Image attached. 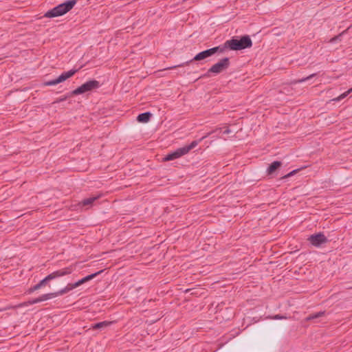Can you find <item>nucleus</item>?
Here are the masks:
<instances>
[{
  "instance_id": "nucleus-1",
  "label": "nucleus",
  "mask_w": 352,
  "mask_h": 352,
  "mask_svg": "<svg viewBox=\"0 0 352 352\" xmlns=\"http://www.w3.org/2000/svg\"><path fill=\"white\" fill-rule=\"evenodd\" d=\"M217 132H218V135H219L221 132V128L216 129L215 130H214L210 133H208L206 135L203 136L199 140H194L190 144L186 145L181 148H178L173 152L167 154L164 157V161H171V160L177 159V158L187 154L188 153H189V151L190 150L195 148L198 145V144L199 142H201L204 138L208 137L212 133H217Z\"/></svg>"
},
{
  "instance_id": "nucleus-2",
  "label": "nucleus",
  "mask_w": 352,
  "mask_h": 352,
  "mask_svg": "<svg viewBox=\"0 0 352 352\" xmlns=\"http://www.w3.org/2000/svg\"><path fill=\"white\" fill-rule=\"evenodd\" d=\"M217 132H218V135H219L221 132V128L216 129L215 130H214L210 133H208L206 135L203 136L199 140H194L190 144L186 145L181 148H178L173 152L167 154L164 157V161H171V160L177 159V158L187 154L188 153H189V151L190 150L195 148L198 145V144L199 142H201L204 138L208 137L212 133H217Z\"/></svg>"
},
{
  "instance_id": "nucleus-3",
  "label": "nucleus",
  "mask_w": 352,
  "mask_h": 352,
  "mask_svg": "<svg viewBox=\"0 0 352 352\" xmlns=\"http://www.w3.org/2000/svg\"><path fill=\"white\" fill-rule=\"evenodd\" d=\"M76 3L77 0H68L48 10L44 16L47 18H54L63 16L70 11Z\"/></svg>"
},
{
  "instance_id": "nucleus-4",
  "label": "nucleus",
  "mask_w": 352,
  "mask_h": 352,
  "mask_svg": "<svg viewBox=\"0 0 352 352\" xmlns=\"http://www.w3.org/2000/svg\"><path fill=\"white\" fill-rule=\"evenodd\" d=\"M228 41V45L230 47V50L233 51L242 50L252 46V41L248 35L242 36L240 39L233 36Z\"/></svg>"
},
{
  "instance_id": "nucleus-5",
  "label": "nucleus",
  "mask_w": 352,
  "mask_h": 352,
  "mask_svg": "<svg viewBox=\"0 0 352 352\" xmlns=\"http://www.w3.org/2000/svg\"><path fill=\"white\" fill-rule=\"evenodd\" d=\"M68 289L69 288L65 287L58 292L43 294L38 298H36L32 300H30L27 302H25L23 303V305L28 306V305L38 303V302H41L43 301H45V300L52 299L53 298H56L58 296L64 295L69 292Z\"/></svg>"
},
{
  "instance_id": "nucleus-6",
  "label": "nucleus",
  "mask_w": 352,
  "mask_h": 352,
  "mask_svg": "<svg viewBox=\"0 0 352 352\" xmlns=\"http://www.w3.org/2000/svg\"><path fill=\"white\" fill-rule=\"evenodd\" d=\"M73 272V267L72 266L67 267L63 269L58 270L48 274L45 278L39 282L41 287H43L47 285L49 281L72 274Z\"/></svg>"
},
{
  "instance_id": "nucleus-7",
  "label": "nucleus",
  "mask_w": 352,
  "mask_h": 352,
  "mask_svg": "<svg viewBox=\"0 0 352 352\" xmlns=\"http://www.w3.org/2000/svg\"><path fill=\"white\" fill-rule=\"evenodd\" d=\"M100 87V82L96 80H90L70 92V96H76L95 90Z\"/></svg>"
},
{
  "instance_id": "nucleus-8",
  "label": "nucleus",
  "mask_w": 352,
  "mask_h": 352,
  "mask_svg": "<svg viewBox=\"0 0 352 352\" xmlns=\"http://www.w3.org/2000/svg\"><path fill=\"white\" fill-rule=\"evenodd\" d=\"M212 56V53L211 52V50H210V49H208L206 50H204V51H202L199 53H198L197 54H196L193 58H192L191 60H188V61H186V62H184L182 64H179L178 65H175V66H172V67H168L166 68V69H175L177 67H184L186 65H188L190 63L194 62V61H201V60H204L206 58H208V57H210Z\"/></svg>"
},
{
  "instance_id": "nucleus-9",
  "label": "nucleus",
  "mask_w": 352,
  "mask_h": 352,
  "mask_svg": "<svg viewBox=\"0 0 352 352\" xmlns=\"http://www.w3.org/2000/svg\"><path fill=\"white\" fill-rule=\"evenodd\" d=\"M80 69H72L69 71L62 73L58 78L54 80L46 81L43 83L45 86H54L64 82L68 78L72 77Z\"/></svg>"
},
{
  "instance_id": "nucleus-10",
  "label": "nucleus",
  "mask_w": 352,
  "mask_h": 352,
  "mask_svg": "<svg viewBox=\"0 0 352 352\" xmlns=\"http://www.w3.org/2000/svg\"><path fill=\"white\" fill-rule=\"evenodd\" d=\"M230 65V58L225 57L213 65L208 71V73L219 74L226 70Z\"/></svg>"
},
{
  "instance_id": "nucleus-11",
  "label": "nucleus",
  "mask_w": 352,
  "mask_h": 352,
  "mask_svg": "<svg viewBox=\"0 0 352 352\" xmlns=\"http://www.w3.org/2000/svg\"><path fill=\"white\" fill-rule=\"evenodd\" d=\"M307 240L313 246L316 248H319L328 242L327 238L322 232L309 236Z\"/></svg>"
},
{
  "instance_id": "nucleus-12",
  "label": "nucleus",
  "mask_w": 352,
  "mask_h": 352,
  "mask_svg": "<svg viewBox=\"0 0 352 352\" xmlns=\"http://www.w3.org/2000/svg\"><path fill=\"white\" fill-rule=\"evenodd\" d=\"M282 162L280 161H274L270 164L267 169V175H273L276 171L280 168Z\"/></svg>"
},
{
  "instance_id": "nucleus-13",
  "label": "nucleus",
  "mask_w": 352,
  "mask_h": 352,
  "mask_svg": "<svg viewBox=\"0 0 352 352\" xmlns=\"http://www.w3.org/2000/svg\"><path fill=\"white\" fill-rule=\"evenodd\" d=\"M228 43H229L228 40H227L223 45H220L219 46L210 48V50H211L212 55L217 52L223 53L228 49L230 50V47L228 45Z\"/></svg>"
},
{
  "instance_id": "nucleus-14",
  "label": "nucleus",
  "mask_w": 352,
  "mask_h": 352,
  "mask_svg": "<svg viewBox=\"0 0 352 352\" xmlns=\"http://www.w3.org/2000/svg\"><path fill=\"white\" fill-rule=\"evenodd\" d=\"M152 117V113L149 111L140 113L137 117V121L141 123L148 122Z\"/></svg>"
},
{
  "instance_id": "nucleus-15",
  "label": "nucleus",
  "mask_w": 352,
  "mask_h": 352,
  "mask_svg": "<svg viewBox=\"0 0 352 352\" xmlns=\"http://www.w3.org/2000/svg\"><path fill=\"white\" fill-rule=\"evenodd\" d=\"M112 323H113V322L102 321V322L93 324L91 325V328L94 330L102 329H104V328H106V327L110 326Z\"/></svg>"
},
{
  "instance_id": "nucleus-16",
  "label": "nucleus",
  "mask_w": 352,
  "mask_h": 352,
  "mask_svg": "<svg viewBox=\"0 0 352 352\" xmlns=\"http://www.w3.org/2000/svg\"><path fill=\"white\" fill-rule=\"evenodd\" d=\"M99 197L100 196H94L87 199H84L81 201V204L82 206H91L93 204V203L99 198Z\"/></svg>"
},
{
  "instance_id": "nucleus-17",
  "label": "nucleus",
  "mask_w": 352,
  "mask_h": 352,
  "mask_svg": "<svg viewBox=\"0 0 352 352\" xmlns=\"http://www.w3.org/2000/svg\"><path fill=\"white\" fill-rule=\"evenodd\" d=\"M325 313L326 312L324 311H318L316 313L311 314L306 318V320L309 321V320H316L320 317L324 316L325 315Z\"/></svg>"
},
{
  "instance_id": "nucleus-18",
  "label": "nucleus",
  "mask_w": 352,
  "mask_h": 352,
  "mask_svg": "<svg viewBox=\"0 0 352 352\" xmlns=\"http://www.w3.org/2000/svg\"><path fill=\"white\" fill-rule=\"evenodd\" d=\"M103 271H104L103 270H100V271H98V272H96V273H94V274H89V275H88V276H85V277H84V278H81L82 282L83 283H87V282H88V281H89V280H92V279H94V278H96L98 275H99V274H100L101 273H102V272H103Z\"/></svg>"
},
{
  "instance_id": "nucleus-19",
  "label": "nucleus",
  "mask_w": 352,
  "mask_h": 352,
  "mask_svg": "<svg viewBox=\"0 0 352 352\" xmlns=\"http://www.w3.org/2000/svg\"><path fill=\"white\" fill-rule=\"evenodd\" d=\"M351 91H352V88L349 89L348 91H346L344 93L342 94L338 97L334 98L333 100H334V101H340L341 100H342L345 97H346Z\"/></svg>"
},
{
  "instance_id": "nucleus-20",
  "label": "nucleus",
  "mask_w": 352,
  "mask_h": 352,
  "mask_svg": "<svg viewBox=\"0 0 352 352\" xmlns=\"http://www.w3.org/2000/svg\"><path fill=\"white\" fill-rule=\"evenodd\" d=\"M301 168H297L296 170H294L292 171H291L290 173H289L288 174L284 175L283 177H282V179H287L288 177H290L293 175H294L296 173H297Z\"/></svg>"
},
{
  "instance_id": "nucleus-21",
  "label": "nucleus",
  "mask_w": 352,
  "mask_h": 352,
  "mask_svg": "<svg viewBox=\"0 0 352 352\" xmlns=\"http://www.w3.org/2000/svg\"><path fill=\"white\" fill-rule=\"evenodd\" d=\"M74 284V289L80 286L81 285L84 284L82 282V280H78L77 282L73 283Z\"/></svg>"
},
{
  "instance_id": "nucleus-22",
  "label": "nucleus",
  "mask_w": 352,
  "mask_h": 352,
  "mask_svg": "<svg viewBox=\"0 0 352 352\" xmlns=\"http://www.w3.org/2000/svg\"><path fill=\"white\" fill-rule=\"evenodd\" d=\"M74 284V289L80 286L81 285L84 284L82 282V280H78L77 282L73 283Z\"/></svg>"
},
{
  "instance_id": "nucleus-23",
  "label": "nucleus",
  "mask_w": 352,
  "mask_h": 352,
  "mask_svg": "<svg viewBox=\"0 0 352 352\" xmlns=\"http://www.w3.org/2000/svg\"><path fill=\"white\" fill-rule=\"evenodd\" d=\"M314 76V74H311L309 76L307 77V78H304L300 80H298L299 82H305L309 79H310L311 78H312L313 76Z\"/></svg>"
},
{
  "instance_id": "nucleus-24",
  "label": "nucleus",
  "mask_w": 352,
  "mask_h": 352,
  "mask_svg": "<svg viewBox=\"0 0 352 352\" xmlns=\"http://www.w3.org/2000/svg\"><path fill=\"white\" fill-rule=\"evenodd\" d=\"M274 319H283V318H286V317L283 316H281V315H279V314H277V315H275L274 317H273Z\"/></svg>"
},
{
  "instance_id": "nucleus-25",
  "label": "nucleus",
  "mask_w": 352,
  "mask_h": 352,
  "mask_svg": "<svg viewBox=\"0 0 352 352\" xmlns=\"http://www.w3.org/2000/svg\"><path fill=\"white\" fill-rule=\"evenodd\" d=\"M67 288H69V291H71L74 289V284L73 283H68L66 286Z\"/></svg>"
},
{
  "instance_id": "nucleus-26",
  "label": "nucleus",
  "mask_w": 352,
  "mask_h": 352,
  "mask_svg": "<svg viewBox=\"0 0 352 352\" xmlns=\"http://www.w3.org/2000/svg\"><path fill=\"white\" fill-rule=\"evenodd\" d=\"M41 286L39 285V283H37L36 285H34V286H33V289H35V291H36V290H38V289H41Z\"/></svg>"
},
{
  "instance_id": "nucleus-27",
  "label": "nucleus",
  "mask_w": 352,
  "mask_h": 352,
  "mask_svg": "<svg viewBox=\"0 0 352 352\" xmlns=\"http://www.w3.org/2000/svg\"><path fill=\"white\" fill-rule=\"evenodd\" d=\"M231 132L230 129L227 127L223 131V134H229Z\"/></svg>"
},
{
  "instance_id": "nucleus-28",
  "label": "nucleus",
  "mask_w": 352,
  "mask_h": 352,
  "mask_svg": "<svg viewBox=\"0 0 352 352\" xmlns=\"http://www.w3.org/2000/svg\"><path fill=\"white\" fill-rule=\"evenodd\" d=\"M70 96H70V94H69V96H68V97H70ZM67 98V96H65V97H63V98H60V99L58 100V101H60V102L65 101Z\"/></svg>"
},
{
  "instance_id": "nucleus-29",
  "label": "nucleus",
  "mask_w": 352,
  "mask_h": 352,
  "mask_svg": "<svg viewBox=\"0 0 352 352\" xmlns=\"http://www.w3.org/2000/svg\"><path fill=\"white\" fill-rule=\"evenodd\" d=\"M35 291V289H33V287H30L29 289H28V293L29 294H31L32 292H34Z\"/></svg>"
},
{
  "instance_id": "nucleus-30",
  "label": "nucleus",
  "mask_w": 352,
  "mask_h": 352,
  "mask_svg": "<svg viewBox=\"0 0 352 352\" xmlns=\"http://www.w3.org/2000/svg\"><path fill=\"white\" fill-rule=\"evenodd\" d=\"M191 290H192V289H187L186 290V293H188V292H190V291H191Z\"/></svg>"
}]
</instances>
